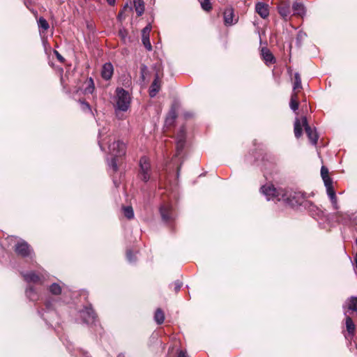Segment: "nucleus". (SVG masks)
<instances>
[{
  "label": "nucleus",
  "instance_id": "f257e3e1",
  "mask_svg": "<svg viewBox=\"0 0 357 357\" xmlns=\"http://www.w3.org/2000/svg\"><path fill=\"white\" fill-rule=\"evenodd\" d=\"M108 129L106 128H103L99 132V141L98 144L100 149L104 151L105 150V144H108V151L109 153L112 156L115 157H121L126 153V144L118 140L115 141L114 139H112L111 136H105L107 133Z\"/></svg>",
  "mask_w": 357,
  "mask_h": 357
},
{
  "label": "nucleus",
  "instance_id": "f03ea898",
  "mask_svg": "<svg viewBox=\"0 0 357 357\" xmlns=\"http://www.w3.org/2000/svg\"><path fill=\"white\" fill-rule=\"evenodd\" d=\"M282 198V201L291 206H302L305 208H309L310 210L315 208V206L311 202L307 200L305 195L301 191L284 190Z\"/></svg>",
  "mask_w": 357,
  "mask_h": 357
},
{
  "label": "nucleus",
  "instance_id": "7ed1b4c3",
  "mask_svg": "<svg viewBox=\"0 0 357 357\" xmlns=\"http://www.w3.org/2000/svg\"><path fill=\"white\" fill-rule=\"evenodd\" d=\"M115 103L114 105L116 116L120 118V112H126L131 102V96L128 91L123 88L117 87L115 91Z\"/></svg>",
  "mask_w": 357,
  "mask_h": 357
},
{
  "label": "nucleus",
  "instance_id": "20e7f679",
  "mask_svg": "<svg viewBox=\"0 0 357 357\" xmlns=\"http://www.w3.org/2000/svg\"><path fill=\"white\" fill-rule=\"evenodd\" d=\"M139 166L138 178L145 183L148 182L151 179L152 174L151 166L148 158L146 156L142 157L139 160Z\"/></svg>",
  "mask_w": 357,
  "mask_h": 357
},
{
  "label": "nucleus",
  "instance_id": "39448f33",
  "mask_svg": "<svg viewBox=\"0 0 357 357\" xmlns=\"http://www.w3.org/2000/svg\"><path fill=\"white\" fill-rule=\"evenodd\" d=\"M261 192L266 197L267 200L282 201L284 193L282 189H277L273 185H266L261 188Z\"/></svg>",
  "mask_w": 357,
  "mask_h": 357
},
{
  "label": "nucleus",
  "instance_id": "423d86ee",
  "mask_svg": "<svg viewBox=\"0 0 357 357\" xmlns=\"http://www.w3.org/2000/svg\"><path fill=\"white\" fill-rule=\"evenodd\" d=\"M160 213L162 220L165 223L172 222L176 216L172 204L169 203H165L160 206Z\"/></svg>",
  "mask_w": 357,
  "mask_h": 357
},
{
  "label": "nucleus",
  "instance_id": "0eeeda50",
  "mask_svg": "<svg viewBox=\"0 0 357 357\" xmlns=\"http://www.w3.org/2000/svg\"><path fill=\"white\" fill-rule=\"evenodd\" d=\"M15 251L18 255L23 257H33V250L30 248L29 245L24 241L17 242L15 247Z\"/></svg>",
  "mask_w": 357,
  "mask_h": 357
},
{
  "label": "nucleus",
  "instance_id": "6e6552de",
  "mask_svg": "<svg viewBox=\"0 0 357 357\" xmlns=\"http://www.w3.org/2000/svg\"><path fill=\"white\" fill-rule=\"evenodd\" d=\"M80 314L85 323L89 324L96 322L97 316L91 305L86 306L82 310H81Z\"/></svg>",
  "mask_w": 357,
  "mask_h": 357
},
{
  "label": "nucleus",
  "instance_id": "1a4fd4ad",
  "mask_svg": "<svg viewBox=\"0 0 357 357\" xmlns=\"http://www.w3.org/2000/svg\"><path fill=\"white\" fill-rule=\"evenodd\" d=\"M303 126L305 128V132L313 145H316L318 141V135L315 130H313L307 123L305 116L302 118Z\"/></svg>",
  "mask_w": 357,
  "mask_h": 357
},
{
  "label": "nucleus",
  "instance_id": "9d476101",
  "mask_svg": "<svg viewBox=\"0 0 357 357\" xmlns=\"http://www.w3.org/2000/svg\"><path fill=\"white\" fill-rule=\"evenodd\" d=\"M151 31V26L150 24L146 25L142 31V41L148 51L152 50V45L150 42V32Z\"/></svg>",
  "mask_w": 357,
  "mask_h": 357
},
{
  "label": "nucleus",
  "instance_id": "9b49d317",
  "mask_svg": "<svg viewBox=\"0 0 357 357\" xmlns=\"http://www.w3.org/2000/svg\"><path fill=\"white\" fill-rule=\"evenodd\" d=\"M261 54L263 60L266 65L275 63L276 59L272 52L266 47H263L261 50Z\"/></svg>",
  "mask_w": 357,
  "mask_h": 357
},
{
  "label": "nucleus",
  "instance_id": "f8f14e48",
  "mask_svg": "<svg viewBox=\"0 0 357 357\" xmlns=\"http://www.w3.org/2000/svg\"><path fill=\"white\" fill-rule=\"evenodd\" d=\"M255 10L264 19L269 15L268 6L264 3H257L255 6Z\"/></svg>",
  "mask_w": 357,
  "mask_h": 357
},
{
  "label": "nucleus",
  "instance_id": "ddd939ff",
  "mask_svg": "<svg viewBox=\"0 0 357 357\" xmlns=\"http://www.w3.org/2000/svg\"><path fill=\"white\" fill-rule=\"evenodd\" d=\"M234 10L231 8H227L224 11V22L226 26H231L236 22L234 21Z\"/></svg>",
  "mask_w": 357,
  "mask_h": 357
},
{
  "label": "nucleus",
  "instance_id": "4468645a",
  "mask_svg": "<svg viewBox=\"0 0 357 357\" xmlns=\"http://www.w3.org/2000/svg\"><path fill=\"white\" fill-rule=\"evenodd\" d=\"M113 66L111 63H106L103 65L102 68L101 75L104 79L109 80L113 75Z\"/></svg>",
  "mask_w": 357,
  "mask_h": 357
},
{
  "label": "nucleus",
  "instance_id": "2eb2a0df",
  "mask_svg": "<svg viewBox=\"0 0 357 357\" xmlns=\"http://www.w3.org/2000/svg\"><path fill=\"white\" fill-rule=\"evenodd\" d=\"M327 195L331 200L333 207L335 210H338L340 206L337 203V198L333 186L326 188Z\"/></svg>",
  "mask_w": 357,
  "mask_h": 357
},
{
  "label": "nucleus",
  "instance_id": "dca6fc26",
  "mask_svg": "<svg viewBox=\"0 0 357 357\" xmlns=\"http://www.w3.org/2000/svg\"><path fill=\"white\" fill-rule=\"evenodd\" d=\"M321 176L324 181V185L326 188L333 186V180L329 176L328 169L325 166H322L321 169Z\"/></svg>",
  "mask_w": 357,
  "mask_h": 357
},
{
  "label": "nucleus",
  "instance_id": "f3484780",
  "mask_svg": "<svg viewBox=\"0 0 357 357\" xmlns=\"http://www.w3.org/2000/svg\"><path fill=\"white\" fill-rule=\"evenodd\" d=\"M278 13L283 19L287 20L291 14V9L289 4L282 3L278 6Z\"/></svg>",
  "mask_w": 357,
  "mask_h": 357
},
{
  "label": "nucleus",
  "instance_id": "a211bd4d",
  "mask_svg": "<svg viewBox=\"0 0 357 357\" xmlns=\"http://www.w3.org/2000/svg\"><path fill=\"white\" fill-rule=\"evenodd\" d=\"M160 89V80L158 78V76L156 75V77L154 79L153 82H152L150 89H149V95L151 97L153 98L156 96V94L158 93V91Z\"/></svg>",
  "mask_w": 357,
  "mask_h": 357
},
{
  "label": "nucleus",
  "instance_id": "6ab92c4d",
  "mask_svg": "<svg viewBox=\"0 0 357 357\" xmlns=\"http://www.w3.org/2000/svg\"><path fill=\"white\" fill-rule=\"evenodd\" d=\"M334 217L337 219L339 222L342 224H347L350 220V215L347 213H343L341 211H337L334 214Z\"/></svg>",
  "mask_w": 357,
  "mask_h": 357
},
{
  "label": "nucleus",
  "instance_id": "aec40b11",
  "mask_svg": "<svg viewBox=\"0 0 357 357\" xmlns=\"http://www.w3.org/2000/svg\"><path fill=\"white\" fill-rule=\"evenodd\" d=\"M23 277L24 280L26 281L27 282L37 283L41 281L40 277L33 272L23 274Z\"/></svg>",
  "mask_w": 357,
  "mask_h": 357
},
{
  "label": "nucleus",
  "instance_id": "412c9836",
  "mask_svg": "<svg viewBox=\"0 0 357 357\" xmlns=\"http://www.w3.org/2000/svg\"><path fill=\"white\" fill-rule=\"evenodd\" d=\"M289 106H290V108L294 112H296L298 109L299 102H298V92H293L291 93Z\"/></svg>",
  "mask_w": 357,
  "mask_h": 357
},
{
  "label": "nucleus",
  "instance_id": "4be33fe9",
  "mask_svg": "<svg viewBox=\"0 0 357 357\" xmlns=\"http://www.w3.org/2000/svg\"><path fill=\"white\" fill-rule=\"evenodd\" d=\"M348 310L357 312V296H351L346 301Z\"/></svg>",
  "mask_w": 357,
  "mask_h": 357
},
{
  "label": "nucleus",
  "instance_id": "5701e85b",
  "mask_svg": "<svg viewBox=\"0 0 357 357\" xmlns=\"http://www.w3.org/2000/svg\"><path fill=\"white\" fill-rule=\"evenodd\" d=\"M345 325H346L347 331L349 333V334L353 335L355 333L356 326H355L352 319L349 316L346 317Z\"/></svg>",
  "mask_w": 357,
  "mask_h": 357
},
{
  "label": "nucleus",
  "instance_id": "b1692460",
  "mask_svg": "<svg viewBox=\"0 0 357 357\" xmlns=\"http://www.w3.org/2000/svg\"><path fill=\"white\" fill-rule=\"evenodd\" d=\"M134 7L138 16L143 14L144 11V3L143 0H133Z\"/></svg>",
  "mask_w": 357,
  "mask_h": 357
},
{
  "label": "nucleus",
  "instance_id": "393cba45",
  "mask_svg": "<svg viewBox=\"0 0 357 357\" xmlns=\"http://www.w3.org/2000/svg\"><path fill=\"white\" fill-rule=\"evenodd\" d=\"M303 123L301 122V120L298 119H296L294 122V135L295 137L298 139L302 135L303 129H302Z\"/></svg>",
  "mask_w": 357,
  "mask_h": 357
},
{
  "label": "nucleus",
  "instance_id": "a878e982",
  "mask_svg": "<svg viewBox=\"0 0 357 357\" xmlns=\"http://www.w3.org/2000/svg\"><path fill=\"white\" fill-rule=\"evenodd\" d=\"M292 8L294 15H302L304 13V6L301 3H294Z\"/></svg>",
  "mask_w": 357,
  "mask_h": 357
},
{
  "label": "nucleus",
  "instance_id": "bb28decb",
  "mask_svg": "<svg viewBox=\"0 0 357 357\" xmlns=\"http://www.w3.org/2000/svg\"><path fill=\"white\" fill-rule=\"evenodd\" d=\"M302 89L301 79L298 73L294 74V82L293 86V92H297V90Z\"/></svg>",
  "mask_w": 357,
  "mask_h": 357
},
{
  "label": "nucleus",
  "instance_id": "cd10ccee",
  "mask_svg": "<svg viewBox=\"0 0 357 357\" xmlns=\"http://www.w3.org/2000/svg\"><path fill=\"white\" fill-rule=\"evenodd\" d=\"M154 319L158 324H161L164 322L165 314L160 309L156 310L154 315Z\"/></svg>",
  "mask_w": 357,
  "mask_h": 357
},
{
  "label": "nucleus",
  "instance_id": "c85d7f7f",
  "mask_svg": "<svg viewBox=\"0 0 357 357\" xmlns=\"http://www.w3.org/2000/svg\"><path fill=\"white\" fill-rule=\"evenodd\" d=\"M26 296L31 300V301H36L38 299V296L32 287H29L26 290Z\"/></svg>",
  "mask_w": 357,
  "mask_h": 357
},
{
  "label": "nucleus",
  "instance_id": "c756f323",
  "mask_svg": "<svg viewBox=\"0 0 357 357\" xmlns=\"http://www.w3.org/2000/svg\"><path fill=\"white\" fill-rule=\"evenodd\" d=\"M50 292L53 295H59L61 293V287L57 283H53L49 288Z\"/></svg>",
  "mask_w": 357,
  "mask_h": 357
},
{
  "label": "nucleus",
  "instance_id": "7c9ffc66",
  "mask_svg": "<svg viewBox=\"0 0 357 357\" xmlns=\"http://www.w3.org/2000/svg\"><path fill=\"white\" fill-rule=\"evenodd\" d=\"M87 86L85 89V93H92L95 89L94 82L91 77L86 81Z\"/></svg>",
  "mask_w": 357,
  "mask_h": 357
},
{
  "label": "nucleus",
  "instance_id": "2f4dec72",
  "mask_svg": "<svg viewBox=\"0 0 357 357\" xmlns=\"http://www.w3.org/2000/svg\"><path fill=\"white\" fill-rule=\"evenodd\" d=\"M123 214L128 219H132L134 217L133 209L131 206H125L123 208Z\"/></svg>",
  "mask_w": 357,
  "mask_h": 357
},
{
  "label": "nucleus",
  "instance_id": "473e14b6",
  "mask_svg": "<svg viewBox=\"0 0 357 357\" xmlns=\"http://www.w3.org/2000/svg\"><path fill=\"white\" fill-rule=\"evenodd\" d=\"M203 10L210 11L212 9L211 0H199Z\"/></svg>",
  "mask_w": 357,
  "mask_h": 357
},
{
  "label": "nucleus",
  "instance_id": "72a5a7b5",
  "mask_svg": "<svg viewBox=\"0 0 357 357\" xmlns=\"http://www.w3.org/2000/svg\"><path fill=\"white\" fill-rule=\"evenodd\" d=\"M38 24L39 28L43 29L44 31H47L50 27L47 21L42 17L39 18Z\"/></svg>",
  "mask_w": 357,
  "mask_h": 357
},
{
  "label": "nucleus",
  "instance_id": "f704fd0d",
  "mask_svg": "<svg viewBox=\"0 0 357 357\" xmlns=\"http://www.w3.org/2000/svg\"><path fill=\"white\" fill-rule=\"evenodd\" d=\"M176 141V156H178L181 153V151L185 146V141H183V139H177Z\"/></svg>",
  "mask_w": 357,
  "mask_h": 357
},
{
  "label": "nucleus",
  "instance_id": "c9c22d12",
  "mask_svg": "<svg viewBox=\"0 0 357 357\" xmlns=\"http://www.w3.org/2000/svg\"><path fill=\"white\" fill-rule=\"evenodd\" d=\"M119 158V157L112 156V158L109 164L114 172H116L118 170L117 161Z\"/></svg>",
  "mask_w": 357,
  "mask_h": 357
},
{
  "label": "nucleus",
  "instance_id": "e433bc0d",
  "mask_svg": "<svg viewBox=\"0 0 357 357\" xmlns=\"http://www.w3.org/2000/svg\"><path fill=\"white\" fill-rule=\"evenodd\" d=\"M180 139H183V141H185V129L184 127H182L181 128L180 131L178 132V134L176 135V140Z\"/></svg>",
  "mask_w": 357,
  "mask_h": 357
},
{
  "label": "nucleus",
  "instance_id": "4c0bfd02",
  "mask_svg": "<svg viewBox=\"0 0 357 357\" xmlns=\"http://www.w3.org/2000/svg\"><path fill=\"white\" fill-rule=\"evenodd\" d=\"M80 102L82 104V107L84 111H86V110L89 112L91 111V107L88 102H86L85 101H80Z\"/></svg>",
  "mask_w": 357,
  "mask_h": 357
},
{
  "label": "nucleus",
  "instance_id": "58836bf2",
  "mask_svg": "<svg viewBox=\"0 0 357 357\" xmlns=\"http://www.w3.org/2000/svg\"><path fill=\"white\" fill-rule=\"evenodd\" d=\"M127 31L126 29H120L119 31V36L121 38V39L124 41H126V38L127 36Z\"/></svg>",
  "mask_w": 357,
  "mask_h": 357
},
{
  "label": "nucleus",
  "instance_id": "ea45409f",
  "mask_svg": "<svg viewBox=\"0 0 357 357\" xmlns=\"http://www.w3.org/2000/svg\"><path fill=\"white\" fill-rule=\"evenodd\" d=\"M126 257H127L128 260L130 262H133V261H135V259L133 257L132 253V252L130 250H128L127 251Z\"/></svg>",
  "mask_w": 357,
  "mask_h": 357
},
{
  "label": "nucleus",
  "instance_id": "a19ab883",
  "mask_svg": "<svg viewBox=\"0 0 357 357\" xmlns=\"http://www.w3.org/2000/svg\"><path fill=\"white\" fill-rule=\"evenodd\" d=\"M181 287V283L179 281H176L174 282V289L177 292L180 290Z\"/></svg>",
  "mask_w": 357,
  "mask_h": 357
},
{
  "label": "nucleus",
  "instance_id": "79ce46f5",
  "mask_svg": "<svg viewBox=\"0 0 357 357\" xmlns=\"http://www.w3.org/2000/svg\"><path fill=\"white\" fill-rule=\"evenodd\" d=\"M177 357H188V356L186 355L185 351L181 350L178 352Z\"/></svg>",
  "mask_w": 357,
  "mask_h": 357
},
{
  "label": "nucleus",
  "instance_id": "37998d69",
  "mask_svg": "<svg viewBox=\"0 0 357 357\" xmlns=\"http://www.w3.org/2000/svg\"><path fill=\"white\" fill-rule=\"evenodd\" d=\"M55 54L58 60L60 61H63L64 60L63 57L57 51H55Z\"/></svg>",
  "mask_w": 357,
  "mask_h": 357
},
{
  "label": "nucleus",
  "instance_id": "c03bdc74",
  "mask_svg": "<svg viewBox=\"0 0 357 357\" xmlns=\"http://www.w3.org/2000/svg\"><path fill=\"white\" fill-rule=\"evenodd\" d=\"M107 2L110 6H114L115 4L116 0H107Z\"/></svg>",
  "mask_w": 357,
  "mask_h": 357
},
{
  "label": "nucleus",
  "instance_id": "a18cd8bd",
  "mask_svg": "<svg viewBox=\"0 0 357 357\" xmlns=\"http://www.w3.org/2000/svg\"><path fill=\"white\" fill-rule=\"evenodd\" d=\"M354 261H355L356 264H357V254L356 255V256L354 257Z\"/></svg>",
  "mask_w": 357,
  "mask_h": 357
},
{
  "label": "nucleus",
  "instance_id": "49530a36",
  "mask_svg": "<svg viewBox=\"0 0 357 357\" xmlns=\"http://www.w3.org/2000/svg\"><path fill=\"white\" fill-rule=\"evenodd\" d=\"M146 68V67L145 66H144L143 67H142V72H143L145 69Z\"/></svg>",
  "mask_w": 357,
  "mask_h": 357
},
{
  "label": "nucleus",
  "instance_id": "de8ad7c7",
  "mask_svg": "<svg viewBox=\"0 0 357 357\" xmlns=\"http://www.w3.org/2000/svg\"><path fill=\"white\" fill-rule=\"evenodd\" d=\"M117 357H125L123 354H120L117 356Z\"/></svg>",
  "mask_w": 357,
  "mask_h": 357
},
{
  "label": "nucleus",
  "instance_id": "09e8293b",
  "mask_svg": "<svg viewBox=\"0 0 357 357\" xmlns=\"http://www.w3.org/2000/svg\"><path fill=\"white\" fill-rule=\"evenodd\" d=\"M185 116H186V117H189V116H190V115L189 114H185Z\"/></svg>",
  "mask_w": 357,
  "mask_h": 357
},
{
  "label": "nucleus",
  "instance_id": "8fccbe9b",
  "mask_svg": "<svg viewBox=\"0 0 357 357\" xmlns=\"http://www.w3.org/2000/svg\"><path fill=\"white\" fill-rule=\"evenodd\" d=\"M175 118H176V116H175V115H174V116H172V119H174Z\"/></svg>",
  "mask_w": 357,
  "mask_h": 357
}]
</instances>
